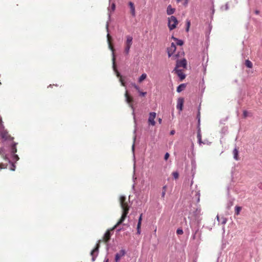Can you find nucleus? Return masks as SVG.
Here are the masks:
<instances>
[{
    "mask_svg": "<svg viewBox=\"0 0 262 262\" xmlns=\"http://www.w3.org/2000/svg\"><path fill=\"white\" fill-rule=\"evenodd\" d=\"M119 202L121 207L122 209V216L117 224L112 229L107 230V231L104 233L103 238L105 242H107L110 240L112 235L111 232L115 229L117 228L119 225L123 223L128 213L130 205H129L127 202H126V197L124 195H121Z\"/></svg>",
    "mask_w": 262,
    "mask_h": 262,
    "instance_id": "nucleus-1",
    "label": "nucleus"
},
{
    "mask_svg": "<svg viewBox=\"0 0 262 262\" xmlns=\"http://www.w3.org/2000/svg\"><path fill=\"white\" fill-rule=\"evenodd\" d=\"M110 4V6L107 8V11H108V20L107 21L106 25V28L107 32H108V22L111 21V14L112 12H113L115 9H116V5L114 2H111ZM107 41H108V48L109 49L112 51V60H113V68L114 71L116 73V75L117 77H120V74L117 71L116 65H115V53H114V49L113 47V46L111 45V42L110 41V35L108 33H107Z\"/></svg>",
    "mask_w": 262,
    "mask_h": 262,
    "instance_id": "nucleus-2",
    "label": "nucleus"
},
{
    "mask_svg": "<svg viewBox=\"0 0 262 262\" xmlns=\"http://www.w3.org/2000/svg\"><path fill=\"white\" fill-rule=\"evenodd\" d=\"M202 232L199 230V227H197L194 230H192L191 240L193 241V244L199 245L201 242Z\"/></svg>",
    "mask_w": 262,
    "mask_h": 262,
    "instance_id": "nucleus-3",
    "label": "nucleus"
},
{
    "mask_svg": "<svg viewBox=\"0 0 262 262\" xmlns=\"http://www.w3.org/2000/svg\"><path fill=\"white\" fill-rule=\"evenodd\" d=\"M178 24L177 18L173 15L168 18V27L170 30L175 29Z\"/></svg>",
    "mask_w": 262,
    "mask_h": 262,
    "instance_id": "nucleus-4",
    "label": "nucleus"
},
{
    "mask_svg": "<svg viewBox=\"0 0 262 262\" xmlns=\"http://www.w3.org/2000/svg\"><path fill=\"white\" fill-rule=\"evenodd\" d=\"M101 240H99L98 241L97 244L96 245V247L93 249L91 252V255L92 256V261H94L96 260V257L98 256L99 253V249L100 247V242Z\"/></svg>",
    "mask_w": 262,
    "mask_h": 262,
    "instance_id": "nucleus-5",
    "label": "nucleus"
},
{
    "mask_svg": "<svg viewBox=\"0 0 262 262\" xmlns=\"http://www.w3.org/2000/svg\"><path fill=\"white\" fill-rule=\"evenodd\" d=\"M132 43L133 37L131 36H127L126 40L125 43V47L124 49V52L126 55H128L129 52L130 48L132 45Z\"/></svg>",
    "mask_w": 262,
    "mask_h": 262,
    "instance_id": "nucleus-6",
    "label": "nucleus"
},
{
    "mask_svg": "<svg viewBox=\"0 0 262 262\" xmlns=\"http://www.w3.org/2000/svg\"><path fill=\"white\" fill-rule=\"evenodd\" d=\"M191 172L192 177V180L191 181V184H190V185L191 186L193 183V179L194 175L195 174L196 169V162H195V160H192L191 162Z\"/></svg>",
    "mask_w": 262,
    "mask_h": 262,
    "instance_id": "nucleus-7",
    "label": "nucleus"
},
{
    "mask_svg": "<svg viewBox=\"0 0 262 262\" xmlns=\"http://www.w3.org/2000/svg\"><path fill=\"white\" fill-rule=\"evenodd\" d=\"M156 116V113L155 112H151L149 113L148 121L149 124L152 126H154L156 124V122L155 121Z\"/></svg>",
    "mask_w": 262,
    "mask_h": 262,
    "instance_id": "nucleus-8",
    "label": "nucleus"
},
{
    "mask_svg": "<svg viewBox=\"0 0 262 262\" xmlns=\"http://www.w3.org/2000/svg\"><path fill=\"white\" fill-rule=\"evenodd\" d=\"M176 46L173 42H172L171 43L170 47L168 48L167 49L168 57H171L172 55L173 54V53L176 51Z\"/></svg>",
    "mask_w": 262,
    "mask_h": 262,
    "instance_id": "nucleus-9",
    "label": "nucleus"
},
{
    "mask_svg": "<svg viewBox=\"0 0 262 262\" xmlns=\"http://www.w3.org/2000/svg\"><path fill=\"white\" fill-rule=\"evenodd\" d=\"M126 252L125 250H121L119 253H117L115 255V262H119L120 258L125 255Z\"/></svg>",
    "mask_w": 262,
    "mask_h": 262,
    "instance_id": "nucleus-10",
    "label": "nucleus"
},
{
    "mask_svg": "<svg viewBox=\"0 0 262 262\" xmlns=\"http://www.w3.org/2000/svg\"><path fill=\"white\" fill-rule=\"evenodd\" d=\"M125 97L126 102L129 104V106L133 110V114L134 115V108L133 106L131 104V102L132 101V98L129 96L128 92L127 90H126V92L125 93Z\"/></svg>",
    "mask_w": 262,
    "mask_h": 262,
    "instance_id": "nucleus-11",
    "label": "nucleus"
},
{
    "mask_svg": "<svg viewBox=\"0 0 262 262\" xmlns=\"http://www.w3.org/2000/svg\"><path fill=\"white\" fill-rule=\"evenodd\" d=\"M187 66V61L185 59H183L181 60H178L177 62L176 67L175 68H177L178 69L179 67H183L184 68H186Z\"/></svg>",
    "mask_w": 262,
    "mask_h": 262,
    "instance_id": "nucleus-12",
    "label": "nucleus"
},
{
    "mask_svg": "<svg viewBox=\"0 0 262 262\" xmlns=\"http://www.w3.org/2000/svg\"><path fill=\"white\" fill-rule=\"evenodd\" d=\"M174 71L177 73L181 80H183L185 78L186 75L183 73L182 70L177 69V68H175Z\"/></svg>",
    "mask_w": 262,
    "mask_h": 262,
    "instance_id": "nucleus-13",
    "label": "nucleus"
},
{
    "mask_svg": "<svg viewBox=\"0 0 262 262\" xmlns=\"http://www.w3.org/2000/svg\"><path fill=\"white\" fill-rule=\"evenodd\" d=\"M201 209L197 208L195 211L193 212V215L197 220H200V216L202 215Z\"/></svg>",
    "mask_w": 262,
    "mask_h": 262,
    "instance_id": "nucleus-14",
    "label": "nucleus"
},
{
    "mask_svg": "<svg viewBox=\"0 0 262 262\" xmlns=\"http://www.w3.org/2000/svg\"><path fill=\"white\" fill-rule=\"evenodd\" d=\"M184 99L183 98H179L178 99L177 108L180 111L182 110V107L183 105Z\"/></svg>",
    "mask_w": 262,
    "mask_h": 262,
    "instance_id": "nucleus-15",
    "label": "nucleus"
},
{
    "mask_svg": "<svg viewBox=\"0 0 262 262\" xmlns=\"http://www.w3.org/2000/svg\"><path fill=\"white\" fill-rule=\"evenodd\" d=\"M176 11L175 8H173L170 5H169L166 9V13L168 15L173 14Z\"/></svg>",
    "mask_w": 262,
    "mask_h": 262,
    "instance_id": "nucleus-16",
    "label": "nucleus"
},
{
    "mask_svg": "<svg viewBox=\"0 0 262 262\" xmlns=\"http://www.w3.org/2000/svg\"><path fill=\"white\" fill-rule=\"evenodd\" d=\"M128 5L130 7V13L133 16H135L136 15V11H135V8L134 5V3L132 2H129L128 3Z\"/></svg>",
    "mask_w": 262,
    "mask_h": 262,
    "instance_id": "nucleus-17",
    "label": "nucleus"
},
{
    "mask_svg": "<svg viewBox=\"0 0 262 262\" xmlns=\"http://www.w3.org/2000/svg\"><path fill=\"white\" fill-rule=\"evenodd\" d=\"M132 85L136 89V90L138 91L140 96L144 97L146 95V92H141L139 86H138L135 83H133L132 84Z\"/></svg>",
    "mask_w": 262,
    "mask_h": 262,
    "instance_id": "nucleus-18",
    "label": "nucleus"
},
{
    "mask_svg": "<svg viewBox=\"0 0 262 262\" xmlns=\"http://www.w3.org/2000/svg\"><path fill=\"white\" fill-rule=\"evenodd\" d=\"M197 128H198L197 138H198V142H199V144H201L202 143V140H201V128H200V127H199V126H198Z\"/></svg>",
    "mask_w": 262,
    "mask_h": 262,
    "instance_id": "nucleus-19",
    "label": "nucleus"
},
{
    "mask_svg": "<svg viewBox=\"0 0 262 262\" xmlns=\"http://www.w3.org/2000/svg\"><path fill=\"white\" fill-rule=\"evenodd\" d=\"M233 158L235 160L238 161L239 160L238 157V151L236 147H235L233 150Z\"/></svg>",
    "mask_w": 262,
    "mask_h": 262,
    "instance_id": "nucleus-20",
    "label": "nucleus"
},
{
    "mask_svg": "<svg viewBox=\"0 0 262 262\" xmlns=\"http://www.w3.org/2000/svg\"><path fill=\"white\" fill-rule=\"evenodd\" d=\"M186 88V84L182 83L179 85L177 89V92L178 93H180L182 92L185 88Z\"/></svg>",
    "mask_w": 262,
    "mask_h": 262,
    "instance_id": "nucleus-21",
    "label": "nucleus"
},
{
    "mask_svg": "<svg viewBox=\"0 0 262 262\" xmlns=\"http://www.w3.org/2000/svg\"><path fill=\"white\" fill-rule=\"evenodd\" d=\"M147 77V75L146 73H143L140 77L138 78V82H142L144 79H145Z\"/></svg>",
    "mask_w": 262,
    "mask_h": 262,
    "instance_id": "nucleus-22",
    "label": "nucleus"
},
{
    "mask_svg": "<svg viewBox=\"0 0 262 262\" xmlns=\"http://www.w3.org/2000/svg\"><path fill=\"white\" fill-rule=\"evenodd\" d=\"M245 65L248 68H252L253 66L252 63L248 59L245 61Z\"/></svg>",
    "mask_w": 262,
    "mask_h": 262,
    "instance_id": "nucleus-23",
    "label": "nucleus"
},
{
    "mask_svg": "<svg viewBox=\"0 0 262 262\" xmlns=\"http://www.w3.org/2000/svg\"><path fill=\"white\" fill-rule=\"evenodd\" d=\"M178 3L181 2L182 5L184 6H186L188 5V0H177Z\"/></svg>",
    "mask_w": 262,
    "mask_h": 262,
    "instance_id": "nucleus-24",
    "label": "nucleus"
},
{
    "mask_svg": "<svg viewBox=\"0 0 262 262\" xmlns=\"http://www.w3.org/2000/svg\"><path fill=\"white\" fill-rule=\"evenodd\" d=\"M195 197L196 198V202L199 203L200 202V190H198V191L196 192Z\"/></svg>",
    "mask_w": 262,
    "mask_h": 262,
    "instance_id": "nucleus-25",
    "label": "nucleus"
},
{
    "mask_svg": "<svg viewBox=\"0 0 262 262\" xmlns=\"http://www.w3.org/2000/svg\"><path fill=\"white\" fill-rule=\"evenodd\" d=\"M242 208L239 206H236L235 208V214L238 215L241 211Z\"/></svg>",
    "mask_w": 262,
    "mask_h": 262,
    "instance_id": "nucleus-26",
    "label": "nucleus"
},
{
    "mask_svg": "<svg viewBox=\"0 0 262 262\" xmlns=\"http://www.w3.org/2000/svg\"><path fill=\"white\" fill-rule=\"evenodd\" d=\"M176 41V44L179 46H182L184 43V42L182 40L179 39L178 38V40H177Z\"/></svg>",
    "mask_w": 262,
    "mask_h": 262,
    "instance_id": "nucleus-27",
    "label": "nucleus"
},
{
    "mask_svg": "<svg viewBox=\"0 0 262 262\" xmlns=\"http://www.w3.org/2000/svg\"><path fill=\"white\" fill-rule=\"evenodd\" d=\"M196 118L198 119V126L200 127V112H198Z\"/></svg>",
    "mask_w": 262,
    "mask_h": 262,
    "instance_id": "nucleus-28",
    "label": "nucleus"
},
{
    "mask_svg": "<svg viewBox=\"0 0 262 262\" xmlns=\"http://www.w3.org/2000/svg\"><path fill=\"white\" fill-rule=\"evenodd\" d=\"M172 175L174 179H177L179 177V173L177 171L173 172Z\"/></svg>",
    "mask_w": 262,
    "mask_h": 262,
    "instance_id": "nucleus-29",
    "label": "nucleus"
},
{
    "mask_svg": "<svg viewBox=\"0 0 262 262\" xmlns=\"http://www.w3.org/2000/svg\"><path fill=\"white\" fill-rule=\"evenodd\" d=\"M186 25H187V27L186 28V31L188 32V31L189 30L190 25V20H186Z\"/></svg>",
    "mask_w": 262,
    "mask_h": 262,
    "instance_id": "nucleus-30",
    "label": "nucleus"
},
{
    "mask_svg": "<svg viewBox=\"0 0 262 262\" xmlns=\"http://www.w3.org/2000/svg\"><path fill=\"white\" fill-rule=\"evenodd\" d=\"M227 222V219L225 217H222L220 220V222L221 224L224 225Z\"/></svg>",
    "mask_w": 262,
    "mask_h": 262,
    "instance_id": "nucleus-31",
    "label": "nucleus"
},
{
    "mask_svg": "<svg viewBox=\"0 0 262 262\" xmlns=\"http://www.w3.org/2000/svg\"><path fill=\"white\" fill-rule=\"evenodd\" d=\"M142 214H140V216H139V220H138V224H137V226H141V221H142Z\"/></svg>",
    "mask_w": 262,
    "mask_h": 262,
    "instance_id": "nucleus-32",
    "label": "nucleus"
},
{
    "mask_svg": "<svg viewBox=\"0 0 262 262\" xmlns=\"http://www.w3.org/2000/svg\"><path fill=\"white\" fill-rule=\"evenodd\" d=\"M177 233L178 235H181L183 233V231L182 229L179 228L177 230Z\"/></svg>",
    "mask_w": 262,
    "mask_h": 262,
    "instance_id": "nucleus-33",
    "label": "nucleus"
},
{
    "mask_svg": "<svg viewBox=\"0 0 262 262\" xmlns=\"http://www.w3.org/2000/svg\"><path fill=\"white\" fill-rule=\"evenodd\" d=\"M7 164H1L0 165L1 169H5V168H7Z\"/></svg>",
    "mask_w": 262,
    "mask_h": 262,
    "instance_id": "nucleus-34",
    "label": "nucleus"
},
{
    "mask_svg": "<svg viewBox=\"0 0 262 262\" xmlns=\"http://www.w3.org/2000/svg\"><path fill=\"white\" fill-rule=\"evenodd\" d=\"M140 227L141 226H139L138 227V226H137V233L138 234H140L141 233V230H140Z\"/></svg>",
    "mask_w": 262,
    "mask_h": 262,
    "instance_id": "nucleus-35",
    "label": "nucleus"
},
{
    "mask_svg": "<svg viewBox=\"0 0 262 262\" xmlns=\"http://www.w3.org/2000/svg\"><path fill=\"white\" fill-rule=\"evenodd\" d=\"M119 80H120V82L121 83V85L123 86H125V82L123 81V80L121 77L120 78Z\"/></svg>",
    "mask_w": 262,
    "mask_h": 262,
    "instance_id": "nucleus-36",
    "label": "nucleus"
},
{
    "mask_svg": "<svg viewBox=\"0 0 262 262\" xmlns=\"http://www.w3.org/2000/svg\"><path fill=\"white\" fill-rule=\"evenodd\" d=\"M169 157V154L168 152H166L164 156V159L165 160H167L168 159Z\"/></svg>",
    "mask_w": 262,
    "mask_h": 262,
    "instance_id": "nucleus-37",
    "label": "nucleus"
},
{
    "mask_svg": "<svg viewBox=\"0 0 262 262\" xmlns=\"http://www.w3.org/2000/svg\"><path fill=\"white\" fill-rule=\"evenodd\" d=\"M233 205L232 201H229V202L228 203V208H229L231 206H232Z\"/></svg>",
    "mask_w": 262,
    "mask_h": 262,
    "instance_id": "nucleus-38",
    "label": "nucleus"
},
{
    "mask_svg": "<svg viewBox=\"0 0 262 262\" xmlns=\"http://www.w3.org/2000/svg\"><path fill=\"white\" fill-rule=\"evenodd\" d=\"M248 112L247 111H244L243 112V115L245 118L248 116Z\"/></svg>",
    "mask_w": 262,
    "mask_h": 262,
    "instance_id": "nucleus-39",
    "label": "nucleus"
},
{
    "mask_svg": "<svg viewBox=\"0 0 262 262\" xmlns=\"http://www.w3.org/2000/svg\"><path fill=\"white\" fill-rule=\"evenodd\" d=\"M229 5H228V3H226L225 6V10H228L229 9Z\"/></svg>",
    "mask_w": 262,
    "mask_h": 262,
    "instance_id": "nucleus-40",
    "label": "nucleus"
},
{
    "mask_svg": "<svg viewBox=\"0 0 262 262\" xmlns=\"http://www.w3.org/2000/svg\"><path fill=\"white\" fill-rule=\"evenodd\" d=\"M165 193H166V192H165L164 191H162V193H161V196L162 198H164L165 197Z\"/></svg>",
    "mask_w": 262,
    "mask_h": 262,
    "instance_id": "nucleus-41",
    "label": "nucleus"
},
{
    "mask_svg": "<svg viewBox=\"0 0 262 262\" xmlns=\"http://www.w3.org/2000/svg\"><path fill=\"white\" fill-rule=\"evenodd\" d=\"M162 191H166V186H164L162 188Z\"/></svg>",
    "mask_w": 262,
    "mask_h": 262,
    "instance_id": "nucleus-42",
    "label": "nucleus"
},
{
    "mask_svg": "<svg viewBox=\"0 0 262 262\" xmlns=\"http://www.w3.org/2000/svg\"><path fill=\"white\" fill-rule=\"evenodd\" d=\"M174 133H175V131H174V130H171V131H170V134L171 135H174Z\"/></svg>",
    "mask_w": 262,
    "mask_h": 262,
    "instance_id": "nucleus-43",
    "label": "nucleus"
},
{
    "mask_svg": "<svg viewBox=\"0 0 262 262\" xmlns=\"http://www.w3.org/2000/svg\"><path fill=\"white\" fill-rule=\"evenodd\" d=\"M258 186L260 189H262V183H259L258 185Z\"/></svg>",
    "mask_w": 262,
    "mask_h": 262,
    "instance_id": "nucleus-44",
    "label": "nucleus"
},
{
    "mask_svg": "<svg viewBox=\"0 0 262 262\" xmlns=\"http://www.w3.org/2000/svg\"><path fill=\"white\" fill-rule=\"evenodd\" d=\"M103 262H108V258L107 257H105Z\"/></svg>",
    "mask_w": 262,
    "mask_h": 262,
    "instance_id": "nucleus-45",
    "label": "nucleus"
},
{
    "mask_svg": "<svg viewBox=\"0 0 262 262\" xmlns=\"http://www.w3.org/2000/svg\"><path fill=\"white\" fill-rule=\"evenodd\" d=\"M134 149H135V143L134 142V143L132 145V150L133 152L134 151Z\"/></svg>",
    "mask_w": 262,
    "mask_h": 262,
    "instance_id": "nucleus-46",
    "label": "nucleus"
},
{
    "mask_svg": "<svg viewBox=\"0 0 262 262\" xmlns=\"http://www.w3.org/2000/svg\"><path fill=\"white\" fill-rule=\"evenodd\" d=\"M162 120L161 118H158V122L160 124H161L162 123Z\"/></svg>",
    "mask_w": 262,
    "mask_h": 262,
    "instance_id": "nucleus-47",
    "label": "nucleus"
},
{
    "mask_svg": "<svg viewBox=\"0 0 262 262\" xmlns=\"http://www.w3.org/2000/svg\"><path fill=\"white\" fill-rule=\"evenodd\" d=\"M172 39H173L174 41H176L177 40H178V38H176V37H174L173 36H172Z\"/></svg>",
    "mask_w": 262,
    "mask_h": 262,
    "instance_id": "nucleus-48",
    "label": "nucleus"
},
{
    "mask_svg": "<svg viewBox=\"0 0 262 262\" xmlns=\"http://www.w3.org/2000/svg\"><path fill=\"white\" fill-rule=\"evenodd\" d=\"M255 13L256 14H258L259 13V11L258 10H255Z\"/></svg>",
    "mask_w": 262,
    "mask_h": 262,
    "instance_id": "nucleus-49",
    "label": "nucleus"
},
{
    "mask_svg": "<svg viewBox=\"0 0 262 262\" xmlns=\"http://www.w3.org/2000/svg\"><path fill=\"white\" fill-rule=\"evenodd\" d=\"M216 219H217V220L218 221V222L220 223V219L219 216L218 215L216 216Z\"/></svg>",
    "mask_w": 262,
    "mask_h": 262,
    "instance_id": "nucleus-50",
    "label": "nucleus"
},
{
    "mask_svg": "<svg viewBox=\"0 0 262 262\" xmlns=\"http://www.w3.org/2000/svg\"><path fill=\"white\" fill-rule=\"evenodd\" d=\"M122 230V228H118L117 229V232L118 233Z\"/></svg>",
    "mask_w": 262,
    "mask_h": 262,
    "instance_id": "nucleus-51",
    "label": "nucleus"
},
{
    "mask_svg": "<svg viewBox=\"0 0 262 262\" xmlns=\"http://www.w3.org/2000/svg\"><path fill=\"white\" fill-rule=\"evenodd\" d=\"M136 139V135H135L134 137V142H135Z\"/></svg>",
    "mask_w": 262,
    "mask_h": 262,
    "instance_id": "nucleus-52",
    "label": "nucleus"
},
{
    "mask_svg": "<svg viewBox=\"0 0 262 262\" xmlns=\"http://www.w3.org/2000/svg\"><path fill=\"white\" fill-rule=\"evenodd\" d=\"M214 13V8H213L212 10V13L213 14Z\"/></svg>",
    "mask_w": 262,
    "mask_h": 262,
    "instance_id": "nucleus-53",
    "label": "nucleus"
},
{
    "mask_svg": "<svg viewBox=\"0 0 262 262\" xmlns=\"http://www.w3.org/2000/svg\"><path fill=\"white\" fill-rule=\"evenodd\" d=\"M134 170H135V163H134Z\"/></svg>",
    "mask_w": 262,
    "mask_h": 262,
    "instance_id": "nucleus-54",
    "label": "nucleus"
},
{
    "mask_svg": "<svg viewBox=\"0 0 262 262\" xmlns=\"http://www.w3.org/2000/svg\"><path fill=\"white\" fill-rule=\"evenodd\" d=\"M112 0H109V3L110 4L112 2Z\"/></svg>",
    "mask_w": 262,
    "mask_h": 262,
    "instance_id": "nucleus-55",
    "label": "nucleus"
},
{
    "mask_svg": "<svg viewBox=\"0 0 262 262\" xmlns=\"http://www.w3.org/2000/svg\"><path fill=\"white\" fill-rule=\"evenodd\" d=\"M136 129H135L134 132V134H135V133H136Z\"/></svg>",
    "mask_w": 262,
    "mask_h": 262,
    "instance_id": "nucleus-56",
    "label": "nucleus"
}]
</instances>
